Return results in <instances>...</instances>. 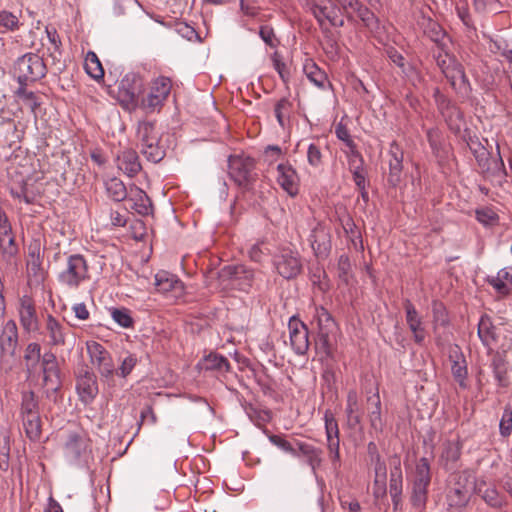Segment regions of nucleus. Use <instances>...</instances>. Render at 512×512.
Returning a JSON list of instances; mask_svg holds the SVG:
<instances>
[{
  "mask_svg": "<svg viewBox=\"0 0 512 512\" xmlns=\"http://www.w3.org/2000/svg\"><path fill=\"white\" fill-rule=\"evenodd\" d=\"M477 481L470 470L450 474L446 487V502L450 509H463L471 499L474 482Z\"/></svg>",
  "mask_w": 512,
  "mask_h": 512,
  "instance_id": "nucleus-1",
  "label": "nucleus"
},
{
  "mask_svg": "<svg viewBox=\"0 0 512 512\" xmlns=\"http://www.w3.org/2000/svg\"><path fill=\"white\" fill-rule=\"evenodd\" d=\"M437 66L449 82L451 88L462 96L471 92L470 82L465 74L463 65L449 51L434 53Z\"/></svg>",
  "mask_w": 512,
  "mask_h": 512,
  "instance_id": "nucleus-2",
  "label": "nucleus"
},
{
  "mask_svg": "<svg viewBox=\"0 0 512 512\" xmlns=\"http://www.w3.org/2000/svg\"><path fill=\"white\" fill-rule=\"evenodd\" d=\"M137 138L140 152L151 163H159L166 156V146L162 143L160 132L155 122L141 121L138 123Z\"/></svg>",
  "mask_w": 512,
  "mask_h": 512,
  "instance_id": "nucleus-3",
  "label": "nucleus"
},
{
  "mask_svg": "<svg viewBox=\"0 0 512 512\" xmlns=\"http://www.w3.org/2000/svg\"><path fill=\"white\" fill-rule=\"evenodd\" d=\"M431 479L430 461L426 457H421L415 465L410 492V503L419 512H423L426 508Z\"/></svg>",
  "mask_w": 512,
  "mask_h": 512,
  "instance_id": "nucleus-4",
  "label": "nucleus"
},
{
  "mask_svg": "<svg viewBox=\"0 0 512 512\" xmlns=\"http://www.w3.org/2000/svg\"><path fill=\"white\" fill-rule=\"evenodd\" d=\"M58 282L69 290H77L83 283L90 280L89 265L81 254L67 257L65 268L58 274Z\"/></svg>",
  "mask_w": 512,
  "mask_h": 512,
  "instance_id": "nucleus-5",
  "label": "nucleus"
},
{
  "mask_svg": "<svg viewBox=\"0 0 512 512\" xmlns=\"http://www.w3.org/2000/svg\"><path fill=\"white\" fill-rule=\"evenodd\" d=\"M256 162L252 157L231 155L228 158V174L240 188L249 191L258 179Z\"/></svg>",
  "mask_w": 512,
  "mask_h": 512,
  "instance_id": "nucleus-6",
  "label": "nucleus"
},
{
  "mask_svg": "<svg viewBox=\"0 0 512 512\" xmlns=\"http://www.w3.org/2000/svg\"><path fill=\"white\" fill-rule=\"evenodd\" d=\"M14 75L19 85H28L45 77L47 67L42 57L36 53H26L14 64Z\"/></svg>",
  "mask_w": 512,
  "mask_h": 512,
  "instance_id": "nucleus-7",
  "label": "nucleus"
},
{
  "mask_svg": "<svg viewBox=\"0 0 512 512\" xmlns=\"http://www.w3.org/2000/svg\"><path fill=\"white\" fill-rule=\"evenodd\" d=\"M334 1L337 5V11L341 12L348 22H355L357 17L362 22L363 26L370 31H377L380 28L379 18L360 0Z\"/></svg>",
  "mask_w": 512,
  "mask_h": 512,
  "instance_id": "nucleus-8",
  "label": "nucleus"
},
{
  "mask_svg": "<svg viewBox=\"0 0 512 512\" xmlns=\"http://www.w3.org/2000/svg\"><path fill=\"white\" fill-rule=\"evenodd\" d=\"M273 265L276 272L286 280L296 278L303 269L302 260L298 251L290 247H280L273 256Z\"/></svg>",
  "mask_w": 512,
  "mask_h": 512,
  "instance_id": "nucleus-9",
  "label": "nucleus"
},
{
  "mask_svg": "<svg viewBox=\"0 0 512 512\" xmlns=\"http://www.w3.org/2000/svg\"><path fill=\"white\" fill-rule=\"evenodd\" d=\"M172 83L170 78L160 76L152 81L149 92L141 99V108L148 113L160 111L167 100Z\"/></svg>",
  "mask_w": 512,
  "mask_h": 512,
  "instance_id": "nucleus-10",
  "label": "nucleus"
},
{
  "mask_svg": "<svg viewBox=\"0 0 512 512\" xmlns=\"http://www.w3.org/2000/svg\"><path fill=\"white\" fill-rule=\"evenodd\" d=\"M86 348L90 361L96 367L100 376L106 381L112 380L116 368L108 350L102 344L93 340L86 342Z\"/></svg>",
  "mask_w": 512,
  "mask_h": 512,
  "instance_id": "nucleus-11",
  "label": "nucleus"
},
{
  "mask_svg": "<svg viewBox=\"0 0 512 512\" xmlns=\"http://www.w3.org/2000/svg\"><path fill=\"white\" fill-rule=\"evenodd\" d=\"M310 246L317 259L325 260L332 250L331 229L323 222H317L309 235Z\"/></svg>",
  "mask_w": 512,
  "mask_h": 512,
  "instance_id": "nucleus-12",
  "label": "nucleus"
},
{
  "mask_svg": "<svg viewBox=\"0 0 512 512\" xmlns=\"http://www.w3.org/2000/svg\"><path fill=\"white\" fill-rule=\"evenodd\" d=\"M434 98L438 110L444 117L449 129L455 134H460L464 124L463 113L460 108L442 94L438 88L434 92Z\"/></svg>",
  "mask_w": 512,
  "mask_h": 512,
  "instance_id": "nucleus-13",
  "label": "nucleus"
},
{
  "mask_svg": "<svg viewBox=\"0 0 512 512\" xmlns=\"http://www.w3.org/2000/svg\"><path fill=\"white\" fill-rule=\"evenodd\" d=\"M39 362L43 386L53 392L60 390L62 386L61 370L56 355L52 351H47Z\"/></svg>",
  "mask_w": 512,
  "mask_h": 512,
  "instance_id": "nucleus-14",
  "label": "nucleus"
},
{
  "mask_svg": "<svg viewBox=\"0 0 512 512\" xmlns=\"http://www.w3.org/2000/svg\"><path fill=\"white\" fill-rule=\"evenodd\" d=\"M144 92V79L137 73H127L119 82L118 98L126 104H136Z\"/></svg>",
  "mask_w": 512,
  "mask_h": 512,
  "instance_id": "nucleus-15",
  "label": "nucleus"
},
{
  "mask_svg": "<svg viewBox=\"0 0 512 512\" xmlns=\"http://www.w3.org/2000/svg\"><path fill=\"white\" fill-rule=\"evenodd\" d=\"M418 25L437 47V52L445 53L449 51L451 39L442 26L434 19L422 15L418 20Z\"/></svg>",
  "mask_w": 512,
  "mask_h": 512,
  "instance_id": "nucleus-16",
  "label": "nucleus"
},
{
  "mask_svg": "<svg viewBox=\"0 0 512 512\" xmlns=\"http://www.w3.org/2000/svg\"><path fill=\"white\" fill-rule=\"evenodd\" d=\"M474 157L485 179H493L496 177L502 179L507 175L499 150L497 158H491V154L487 149L481 150L480 152L476 151Z\"/></svg>",
  "mask_w": 512,
  "mask_h": 512,
  "instance_id": "nucleus-17",
  "label": "nucleus"
},
{
  "mask_svg": "<svg viewBox=\"0 0 512 512\" xmlns=\"http://www.w3.org/2000/svg\"><path fill=\"white\" fill-rule=\"evenodd\" d=\"M290 345L297 355H305L308 352L309 330L306 324L297 316H292L288 322Z\"/></svg>",
  "mask_w": 512,
  "mask_h": 512,
  "instance_id": "nucleus-18",
  "label": "nucleus"
},
{
  "mask_svg": "<svg viewBox=\"0 0 512 512\" xmlns=\"http://www.w3.org/2000/svg\"><path fill=\"white\" fill-rule=\"evenodd\" d=\"M221 275L231 281L232 287L244 292H248L254 282V271L242 264L225 266Z\"/></svg>",
  "mask_w": 512,
  "mask_h": 512,
  "instance_id": "nucleus-19",
  "label": "nucleus"
},
{
  "mask_svg": "<svg viewBox=\"0 0 512 512\" xmlns=\"http://www.w3.org/2000/svg\"><path fill=\"white\" fill-rule=\"evenodd\" d=\"M473 492L492 509L501 510L508 504L506 497L494 485L487 486L484 479L474 482Z\"/></svg>",
  "mask_w": 512,
  "mask_h": 512,
  "instance_id": "nucleus-20",
  "label": "nucleus"
},
{
  "mask_svg": "<svg viewBox=\"0 0 512 512\" xmlns=\"http://www.w3.org/2000/svg\"><path fill=\"white\" fill-rule=\"evenodd\" d=\"M19 344L18 327L14 320H8L0 332V356L14 357Z\"/></svg>",
  "mask_w": 512,
  "mask_h": 512,
  "instance_id": "nucleus-21",
  "label": "nucleus"
},
{
  "mask_svg": "<svg viewBox=\"0 0 512 512\" xmlns=\"http://www.w3.org/2000/svg\"><path fill=\"white\" fill-rule=\"evenodd\" d=\"M76 390L83 403L88 404L92 402L98 394L95 374L88 369H83L77 376Z\"/></svg>",
  "mask_w": 512,
  "mask_h": 512,
  "instance_id": "nucleus-22",
  "label": "nucleus"
},
{
  "mask_svg": "<svg viewBox=\"0 0 512 512\" xmlns=\"http://www.w3.org/2000/svg\"><path fill=\"white\" fill-rule=\"evenodd\" d=\"M388 165H389V173L387 177V181L390 186L396 187L401 181V175L403 171V158L404 152L400 145L393 141L390 144V148L388 151Z\"/></svg>",
  "mask_w": 512,
  "mask_h": 512,
  "instance_id": "nucleus-23",
  "label": "nucleus"
},
{
  "mask_svg": "<svg viewBox=\"0 0 512 512\" xmlns=\"http://www.w3.org/2000/svg\"><path fill=\"white\" fill-rule=\"evenodd\" d=\"M432 324L435 333V343L439 348H443L447 337L444 333H439L440 327H448L450 318L445 305L439 300L432 301Z\"/></svg>",
  "mask_w": 512,
  "mask_h": 512,
  "instance_id": "nucleus-24",
  "label": "nucleus"
},
{
  "mask_svg": "<svg viewBox=\"0 0 512 512\" xmlns=\"http://www.w3.org/2000/svg\"><path fill=\"white\" fill-rule=\"evenodd\" d=\"M277 183L291 197L299 193L300 179L296 170L289 163H281L277 166Z\"/></svg>",
  "mask_w": 512,
  "mask_h": 512,
  "instance_id": "nucleus-25",
  "label": "nucleus"
},
{
  "mask_svg": "<svg viewBox=\"0 0 512 512\" xmlns=\"http://www.w3.org/2000/svg\"><path fill=\"white\" fill-rule=\"evenodd\" d=\"M403 307L406 314V323L413 334V340L416 344L422 345L425 340L422 317L409 299L404 300Z\"/></svg>",
  "mask_w": 512,
  "mask_h": 512,
  "instance_id": "nucleus-26",
  "label": "nucleus"
},
{
  "mask_svg": "<svg viewBox=\"0 0 512 512\" xmlns=\"http://www.w3.org/2000/svg\"><path fill=\"white\" fill-rule=\"evenodd\" d=\"M19 318L23 330L27 333L38 330L39 321L33 300L28 296L20 299Z\"/></svg>",
  "mask_w": 512,
  "mask_h": 512,
  "instance_id": "nucleus-27",
  "label": "nucleus"
},
{
  "mask_svg": "<svg viewBox=\"0 0 512 512\" xmlns=\"http://www.w3.org/2000/svg\"><path fill=\"white\" fill-rule=\"evenodd\" d=\"M116 162L118 169L129 177L136 176L142 170L138 153L132 148L122 150Z\"/></svg>",
  "mask_w": 512,
  "mask_h": 512,
  "instance_id": "nucleus-28",
  "label": "nucleus"
},
{
  "mask_svg": "<svg viewBox=\"0 0 512 512\" xmlns=\"http://www.w3.org/2000/svg\"><path fill=\"white\" fill-rule=\"evenodd\" d=\"M45 331L48 336V345L51 347L64 346L68 329L53 315L48 314L45 323Z\"/></svg>",
  "mask_w": 512,
  "mask_h": 512,
  "instance_id": "nucleus-29",
  "label": "nucleus"
},
{
  "mask_svg": "<svg viewBox=\"0 0 512 512\" xmlns=\"http://www.w3.org/2000/svg\"><path fill=\"white\" fill-rule=\"evenodd\" d=\"M367 417L370 427L376 433H382L385 427V421L382 417V403L379 393L376 392L367 398Z\"/></svg>",
  "mask_w": 512,
  "mask_h": 512,
  "instance_id": "nucleus-30",
  "label": "nucleus"
},
{
  "mask_svg": "<svg viewBox=\"0 0 512 512\" xmlns=\"http://www.w3.org/2000/svg\"><path fill=\"white\" fill-rule=\"evenodd\" d=\"M345 414L349 428L355 429L360 426L362 422V410L358 393L355 389H350L347 393Z\"/></svg>",
  "mask_w": 512,
  "mask_h": 512,
  "instance_id": "nucleus-31",
  "label": "nucleus"
},
{
  "mask_svg": "<svg viewBox=\"0 0 512 512\" xmlns=\"http://www.w3.org/2000/svg\"><path fill=\"white\" fill-rule=\"evenodd\" d=\"M88 438L83 433L70 432L65 443V454L71 460H78L88 447Z\"/></svg>",
  "mask_w": 512,
  "mask_h": 512,
  "instance_id": "nucleus-32",
  "label": "nucleus"
},
{
  "mask_svg": "<svg viewBox=\"0 0 512 512\" xmlns=\"http://www.w3.org/2000/svg\"><path fill=\"white\" fill-rule=\"evenodd\" d=\"M462 443L459 439L455 441L447 440L444 442L440 461L445 470H452L456 467L461 458Z\"/></svg>",
  "mask_w": 512,
  "mask_h": 512,
  "instance_id": "nucleus-33",
  "label": "nucleus"
},
{
  "mask_svg": "<svg viewBox=\"0 0 512 512\" xmlns=\"http://www.w3.org/2000/svg\"><path fill=\"white\" fill-rule=\"evenodd\" d=\"M128 201L132 202L131 208L139 215L147 216L152 213V201L146 192L139 187L131 188Z\"/></svg>",
  "mask_w": 512,
  "mask_h": 512,
  "instance_id": "nucleus-34",
  "label": "nucleus"
},
{
  "mask_svg": "<svg viewBox=\"0 0 512 512\" xmlns=\"http://www.w3.org/2000/svg\"><path fill=\"white\" fill-rule=\"evenodd\" d=\"M348 164L350 171L353 175V181L357 186L358 190H364V187L367 186L366 182V172L363 167L364 160L359 151H355L353 156L348 157Z\"/></svg>",
  "mask_w": 512,
  "mask_h": 512,
  "instance_id": "nucleus-35",
  "label": "nucleus"
},
{
  "mask_svg": "<svg viewBox=\"0 0 512 512\" xmlns=\"http://www.w3.org/2000/svg\"><path fill=\"white\" fill-rule=\"evenodd\" d=\"M390 483H389V492L390 494H394V497L397 494H402L403 489V475L401 469V459L399 456L394 455L390 458Z\"/></svg>",
  "mask_w": 512,
  "mask_h": 512,
  "instance_id": "nucleus-36",
  "label": "nucleus"
},
{
  "mask_svg": "<svg viewBox=\"0 0 512 512\" xmlns=\"http://www.w3.org/2000/svg\"><path fill=\"white\" fill-rule=\"evenodd\" d=\"M487 281L499 294L508 295L510 293L508 284L512 285V267L501 269L497 276L488 277Z\"/></svg>",
  "mask_w": 512,
  "mask_h": 512,
  "instance_id": "nucleus-37",
  "label": "nucleus"
},
{
  "mask_svg": "<svg viewBox=\"0 0 512 512\" xmlns=\"http://www.w3.org/2000/svg\"><path fill=\"white\" fill-rule=\"evenodd\" d=\"M311 11L320 27H323L325 21L330 19L333 14H336L337 5L332 0H319V3L312 4Z\"/></svg>",
  "mask_w": 512,
  "mask_h": 512,
  "instance_id": "nucleus-38",
  "label": "nucleus"
},
{
  "mask_svg": "<svg viewBox=\"0 0 512 512\" xmlns=\"http://www.w3.org/2000/svg\"><path fill=\"white\" fill-rule=\"evenodd\" d=\"M40 415L39 400L34 391H23L21 393L20 416Z\"/></svg>",
  "mask_w": 512,
  "mask_h": 512,
  "instance_id": "nucleus-39",
  "label": "nucleus"
},
{
  "mask_svg": "<svg viewBox=\"0 0 512 512\" xmlns=\"http://www.w3.org/2000/svg\"><path fill=\"white\" fill-rule=\"evenodd\" d=\"M303 71L307 78L318 88L324 89L328 82L326 73L321 70L315 62L308 59L304 63Z\"/></svg>",
  "mask_w": 512,
  "mask_h": 512,
  "instance_id": "nucleus-40",
  "label": "nucleus"
},
{
  "mask_svg": "<svg viewBox=\"0 0 512 512\" xmlns=\"http://www.w3.org/2000/svg\"><path fill=\"white\" fill-rule=\"evenodd\" d=\"M28 274L37 280L43 279L42 258L40 254V246H30L28 261H27Z\"/></svg>",
  "mask_w": 512,
  "mask_h": 512,
  "instance_id": "nucleus-41",
  "label": "nucleus"
},
{
  "mask_svg": "<svg viewBox=\"0 0 512 512\" xmlns=\"http://www.w3.org/2000/svg\"><path fill=\"white\" fill-rule=\"evenodd\" d=\"M26 436L33 442L40 440L42 421L40 415L21 417Z\"/></svg>",
  "mask_w": 512,
  "mask_h": 512,
  "instance_id": "nucleus-42",
  "label": "nucleus"
},
{
  "mask_svg": "<svg viewBox=\"0 0 512 512\" xmlns=\"http://www.w3.org/2000/svg\"><path fill=\"white\" fill-rule=\"evenodd\" d=\"M386 478L387 470L385 463L381 457L377 456V463L375 465V481L373 494L376 498L382 497L386 494Z\"/></svg>",
  "mask_w": 512,
  "mask_h": 512,
  "instance_id": "nucleus-43",
  "label": "nucleus"
},
{
  "mask_svg": "<svg viewBox=\"0 0 512 512\" xmlns=\"http://www.w3.org/2000/svg\"><path fill=\"white\" fill-rule=\"evenodd\" d=\"M295 446L298 454L300 453L307 457L308 464L312 467L313 470H315V468L320 465L321 450L315 448L313 445L298 440L295 441Z\"/></svg>",
  "mask_w": 512,
  "mask_h": 512,
  "instance_id": "nucleus-44",
  "label": "nucleus"
},
{
  "mask_svg": "<svg viewBox=\"0 0 512 512\" xmlns=\"http://www.w3.org/2000/svg\"><path fill=\"white\" fill-rule=\"evenodd\" d=\"M105 188L108 197L116 202H121L127 199V188L122 180L113 177L105 182Z\"/></svg>",
  "mask_w": 512,
  "mask_h": 512,
  "instance_id": "nucleus-45",
  "label": "nucleus"
},
{
  "mask_svg": "<svg viewBox=\"0 0 512 512\" xmlns=\"http://www.w3.org/2000/svg\"><path fill=\"white\" fill-rule=\"evenodd\" d=\"M274 112L279 125L285 128L290 122L293 112V103L286 97L281 98L274 107Z\"/></svg>",
  "mask_w": 512,
  "mask_h": 512,
  "instance_id": "nucleus-46",
  "label": "nucleus"
},
{
  "mask_svg": "<svg viewBox=\"0 0 512 512\" xmlns=\"http://www.w3.org/2000/svg\"><path fill=\"white\" fill-rule=\"evenodd\" d=\"M84 68L87 74L95 80H100L104 77V69L95 52L89 51L86 54Z\"/></svg>",
  "mask_w": 512,
  "mask_h": 512,
  "instance_id": "nucleus-47",
  "label": "nucleus"
},
{
  "mask_svg": "<svg viewBox=\"0 0 512 512\" xmlns=\"http://www.w3.org/2000/svg\"><path fill=\"white\" fill-rule=\"evenodd\" d=\"M180 285L179 279L166 271H160L155 275V286L160 292H169Z\"/></svg>",
  "mask_w": 512,
  "mask_h": 512,
  "instance_id": "nucleus-48",
  "label": "nucleus"
},
{
  "mask_svg": "<svg viewBox=\"0 0 512 512\" xmlns=\"http://www.w3.org/2000/svg\"><path fill=\"white\" fill-rule=\"evenodd\" d=\"M346 236L349 238L353 247L358 251H363V239L359 228L351 217H348L342 224Z\"/></svg>",
  "mask_w": 512,
  "mask_h": 512,
  "instance_id": "nucleus-49",
  "label": "nucleus"
},
{
  "mask_svg": "<svg viewBox=\"0 0 512 512\" xmlns=\"http://www.w3.org/2000/svg\"><path fill=\"white\" fill-rule=\"evenodd\" d=\"M203 365L206 370H218L227 372L230 369L228 359L220 354L211 353L203 360Z\"/></svg>",
  "mask_w": 512,
  "mask_h": 512,
  "instance_id": "nucleus-50",
  "label": "nucleus"
},
{
  "mask_svg": "<svg viewBox=\"0 0 512 512\" xmlns=\"http://www.w3.org/2000/svg\"><path fill=\"white\" fill-rule=\"evenodd\" d=\"M491 366L493 368V373L498 381L500 386L508 385V377H507V366L504 358L500 355H496L492 359Z\"/></svg>",
  "mask_w": 512,
  "mask_h": 512,
  "instance_id": "nucleus-51",
  "label": "nucleus"
},
{
  "mask_svg": "<svg viewBox=\"0 0 512 512\" xmlns=\"http://www.w3.org/2000/svg\"><path fill=\"white\" fill-rule=\"evenodd\" d=\"M338 278L344 285H349L352 277V266L347 254H342L337 262Z\"/></svg>",
  "mask_w": 512,
  "mask_h": 512,
  "instance_id": "nucleus-52",
  "label": "nucleus"
},
{
  "mask_svg": "<svg viewBox=\"0 0 512 512\" xmlns=\"http://www.w3.org/2000/svg\"><path fill=\"white\" fill-rule=\"evenodd\" d=\"M27 85H19V88L16 90V96L21 99L26 106H28L32 113L36 114V110L40 106V102L36 94L32 91H28L26 89Z\"/></svg>",
  "mask_w": 512,
  "mask_h": 512,
  "instance_id": "nucleus-53",
  "label": "nucleus"
},
{
  "mask_svg": "<svg viewBox=\"0 0 512 512\" xmlns=\"http://www.w3.org/2000/svg\"><path fill=\"white\" fill-rule=\"evenodd\" d=\"M0 252L6 261H11L19 253V246L16 243L15 235L0 241Z\"/></svg>",
  "mask_w": 512,
  "mask_h": 512,
  "instance_id": "nucleus-54",
  "label": "nucleus"
},
{
  "mask_svg": "<svg viewBox=\"0 0 512 512\" xmlns=\"http://www.w3.org/2000/svg\"><path fill=\"white\" fill-rule=\"evenodd\" d=\"M317 321L320 332H333L336 328V322L324 307L317 309Z\"/></svg>",
  "mask_w": 512,
  "mask_h": 512,
  "instance_id": "nucleus-55",
  "label": "nucleus"
},
{
  "mask_svg": "<svg viewBox=\"0 0 512 512\" xmlns=\"http://www.w3.org/2000/svg\"><path fill=\"white\" fill-rule=\"evenodd\" d=\"M111 316L113 320L123 328L133 327L134 320L127 308H112Z\"/></svg>",
  "mask_w": 512,
  "mask_h": 512,
  "instance_id": "nucleus-56",
  "label": "nucleus"
},
{
  "mask_svg": "<svg viewBox=\"0 0 512 512\" xmlns=\"http://www.w3.org/2000/svg\"><path fill=\"white\" fill-rule=\"evenodd\" d=\"M42 358L41 346L36 342L29 343L25 349L24 359L26 361L27 369L30 370Z\"/></svg>",
  "mask_w": 512,
  "mask_h": 512,
  "instance_id": "nucleus-57",
  "label": "nucleus"
},
{
  "mask_svg": "<svg viewBox=\"0 0 512 512\" xmlns=\"http://www.w3.org/2000/svg\"><path fill=\"white\" fill-rule=\"evenodd\" d=\"M269 253V244L264 240H260L253 244L248 252L250 259L254 262H261L264 256L268 255Z\"/></svg>",
  "mask_w": 512,
  "mask_h": 512,
  "instance_id": "nucleus-58",
  "label": "nucleus"
},
{
  "mask_svg": "<svg viewBox=\"0 0 512 512\" xmlns=\"http://www.w3.org/2000/svg\"><path fill=\"white\" fill-rule=\"evenodd\" d=\"M335 134H336L337 138L339 140L343 141L346 144V146L350 149L348 157L353 156L354 152L358 151L356 148V144L352 140L349 130L346 127V125H344L341 122L338 123L335 128Z\"/></svg>",
  "mask_w": 512,
  "mask_h": 512,
  "instance_id": "nucleus-59",
  "label": "nucleus"
},
{
  "mask_svg": "<svg viewBox=\"0 0 512 512\" xmlns=\"http://www.w3.org/2000/svg\"><path fill=\"white\" fill-rule=\"evenodd\" d=\"M264 432L268 435V438L270 442L280 448L281 450L292 454L293 456H298L297 450L294 445H292L289 441L284 439L280 435L275 434H269L267 430H264Z\"/></svg>",
  "mask_w": 512,
  "mask_h": 512,
  "instance_id": "nucleus-60",
  "label": "nucleus"
},
{
  "mask_svg": "<svg viewBox=\"0 0 512 512\" xmlns=\"http://www.w3.org/2000/svg\"><path fill=\"white\" fill-rule=\"evenodd\" d=\"M330 333L331 332H320L318 331L317 341H316V349L324 354L326 357L332 356V344L330 342Z\"/></svg>",
  "mask_w": 512,
  "mask_h": 512,
  "instance_id": "nucleus-61",
  "label": "nucleus"
},
{
  "mask_svg": "<svg viewBox=\"0 0 512 512\" xmlns=\"http://www.w3.org/2000/svg\"><path fill=\"white\" fill-rule=\"evenodd\" d=\"M0 26L9 31L18 30L20 27L19 19L12 12L2 10L0 11Z\"/></svg>",
  "mask_w": 512,
  "mask_h": 512,
  "instance_id": "nucleus-62",
  "label": "nucleus"
},
{
  "mask_svg": "<svg viewBox=\"0 0 512 512\" xmlns=\"http://www.w3.org/2000/svg\"><path fill=\"white\" fill-rule=\"evenodd\" d=\"M451 373L455 381H457L461 387L465 388V381L468 376L466 359L458 362L455 365H451Z\"/></svg>",
  "mask_w": 512,
  "mask_h": 512,
  "instance_id": "nucleus-63",
  "label": "nucleus"
},
{
  "mask_svg": "<svg viewBox=\"0 0 512 512\" xmlns=\"http://www.w3.org/2000/svg\"><path fill=\"white\" fill-rule=\"evenodd\" d=\"M478 336L485 345H489L491 339H494L492 326L488 318L481 317L478 324Z\"/></svg>",
  "mask_w": 512,
  "mask_h": 512,
  "instance_id": "nucleus-64",
  "label": "nucleus"
}]
</instances>
